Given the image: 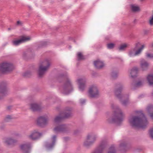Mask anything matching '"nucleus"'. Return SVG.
<instances>
[{
    "label": "nucleus",
    "instance_id": "1",
    "mask_svg": "<svg viewBox=\"0 0 153 153\" xmlns=\"http://www.w3.org/2000/svg\"><path fill=\"white\" fill-rule=\"evenodd\" d=\"M138 115L131 116L128 121L130 125L133 127L145 128L148 124L146 118L141 111H139Z\"/></svg>",
    "mask_w": 153,
    "mask_h": 153
},
{
    "label": "nucleus",
    "instance_id": "2",
    "mask_svg": "<svg viewBox=\"0 0 153 153\" xmlns=\"http://www.w3.org/2000/svg\"><path fill=\"white\" fill-rule=\"evenodd\" d=\"M111 108L114 110V117L107 119L108 122L110 123H116L120 125L123 121L124 114L119 107L114 104H111Z\"/></svg>",
    "mask_w": 153,
    "mask_h": 153
},
{
    "label": "nucleus",
    "instance_id": "3",
    "mask_svg": "<svg viewBox=\"0 0 153 153\" xmlns=\"http://www.w3.org/2000/svg\"><path fill=\"white\" fill-rule=\"evenodd\" d=\"M124 88V85L123 83H117L114 86V93L116 96L121 101L122 104L126 106L129 103V101L127 96L121 94Z\"/></svg>",
    "mask_w": 153,
    "mask_h": 153
},
{
    "label": "nucleus",
    "instance_id": "4",
    "mask_svg": "<svg viewBox=\"0 0 153 153\" xmlns=\"http://www.w3.org/2000/svg\"><path fill=\"white\" fill-rule=\"evenodd\" d=\"M72 108L70 107H67L63 111L60 112L58 115V132H64L66 130V126L59 122L64 119L70 117L71 115Z\"/></svg>",
    "mask_w": 153,
    "mask_h": 153
},
{
    "label": "nucleus",
    "instance_id": "5",
    "mask_svg": "<svg viewBox=\"0 0 153 153\" xmlns=\"http://www.w3.org/2000/svg\"><path fill=\"white\" fill-rule=\"evenodd\" d=\"M51 63L48 59H45L39 64L37 70L38 76L40 78L44 77L49 69Z\"/></svg>",
    "mask_w": 153,
    "mask_h": 153
},
{
    "label": "nucleus",
    "instance_id": "6",
    "mask_svg": "<svg viewBox=\"0 0 153 153\" xmlns=\"http://www.w3.org/2000/svg\"><path fill=\"white\" fill-rule=\"evenodd\" d=\"M63 76L66 78V81L65 83L63 89L62 93L65 94H68L73 91V88L71 80L68 77L67 75H58V80L60 77Z\"/></svg>",
    "mask_w": 153,
    "mask_h": 153
},
{
    "label": "nucleus",
    "instance_id": "7",
    "mask_svg": "<svg viewBox=\"0 0 153 153\" xmlns=\"http://www.w3.org/2000/svg\"><path fill=\"white\" fill-rule=\"evenodd\" d=\"M49 117L50 115L49 114H46L39 116L36 120L37 124L42 127L46 126L48 124Z\"/></svg>",
    "mask_w": 153,
    "mask_h": 153
},
{
    "label": "nucleus",
    "instance_id": "8",
    "mask_svg": "<svg viewBox=\"0 0 153 153\" xmlns=\"http://www.w3.org/2000/svg\"><path fill=\"white\" fill-rule=\"evenodd\" d=\"M14 68L13 65L7 62H4L0 64V74L2 73L9 72Z\"/></svg>",
    "mask_w": 153,
    "mask_h": 153
},
{
    "label": "nucleus",
    "instance_id": "9",
    "mask_svg": "<svg viewBox=\"0 0 153 153\" xmlns=\"http://www.w3.org/2000/svg\"><path fill=\"white\" fill-rule=\"evenodd\" d=\"M97 138V136L95 134L91 133L88 134L84 142V146L86 147L91 146L94 143Z\"/></svg>",
    "mask_w": 153,
    "mask_h": 153
},
{
    "label": "nucleus",
    "instance_id": "10",
    "mask_svg": "<svg viewBox=\"0 0 153 153\" xmlns=\"http://www.w3.org/2000/svg\"><path fill=\"white\" fill-rule=\"evenodd\" d=\"M139 44H140L139 43H137L135 48H131L129 51L128 54L130 57H132L138 56L141 53L144 47V45H142L141 48H140L136 51L137 47L138 45Z\"/></svg>",
    "mask_w": 153,
    "mask_h": 153
},
{
    "label": "nucleus",
    "instance_id": "11",
    "mask_svg": "<svg viewBox=\"0 0 153 153\" xmlns=\"http://www.w3.org/2000/svg\"><path fill=\"white\" fill-rule=\"evenodd\" d=\"M8 84L6 81H2L0 83V100L7 94Z\"/></svg>",
    "mask_w": 153,
    "mask_h": 153
},
{
    "label": "nucleus",
    "instance_id": "12",
    "mask_svg": "<svg viewBox=\"0 0 153 153\" xmlns=\"http://www.w3.org/2000/svg\"><path fill=\"white\" fill-rule=\"evenodd\" d=\"M88 93L89 96L91 98H97L100 96L99 90L95 85H92L90 87Z\"/></svg>",
    "mask_w": 153,
    "mask_h": 153
},
{
    "label": "nucleus",
    "instance_id": "13",
    "mask_svg": "<svg viewBox=\"0 0 153 153\" xmlns=\"http://www.w3.org/2000/svg\"><path fill=\"white\" fill-rule=\"evenodd\" d=\"M107 143V140L106 138L102 139L99 146L92 153H103V150L106 147Z\"/></svg>",
    "mask_w": 153,
    "mask_h": 153
},
{
    "label": "nucleus",
    "instance_id": "14",
    "mask_svg": "<svg viewBox=\"0 0 153 153\" xmlns=\"http://www.w3.org/2000/svg\"><path fill=\"white\" fill-rule=\"evenodd\" d=\"M42 135V134L39 132L38 130H35L32 131L27 137L29 139L34 140L39 139Z\"/></svg>",
    "mask_w": 153,
    "mask_h": 153
},
{
    "label": "nucleus",
    "instance_id": "15",
    "mask_svg": "<svg viewBox=\"0 0 153 153\" xmlns=\"http://www.w3.org/2000/svg\"><path fill=\"white\" fill-rule=\"evenodd\" d=\"M79 91H83L86 87V79L85 78H81L77 79Z\"/></svg>",
    "mask_w": 153,
    "mask_h": 153
},
{
    "label": "nucleus",
    "instance_id": "16",
    "mask_svg": "<svg viewBox=\"0 0 153 153\" xmlns=\"http://www.w3.org/2000/svg\"><path fill=\"white\" fill-rule=\"evenodd\" d=\"M30 39V38L29 37L22 36L20 39L13 40L12 42L13 45L17 46L24 42L29 41Z\"/></svg>",
    "mask_w": 153,
    "mask_h": 153
},
{
    "label": "nucleus",
    "instance_id": "17",
    "mask_svg": "<svg viewBox=\"0 0 153 153\" xmlns=\"http://www.w3.org/2000/svg\"><path fill=\"white\" fill-rule=\"evenodd\" d=\"M20 148L24 153H29L31 148V144L29 143L23 144L21 145Z\"/></svg>",
    "mask_w": 153,
    "mask_h": 153
},
{
    "label": "nucleus",
    "instance_id": "18",
    "mask_svg": "<svg viewBox=\"0 0 153 153\" xmlns=\"http://www.w3.org/2000/svg\"><path fill=\"white\" fill-rule=\"evenodd\" d=\"M30 108L32 111H36L42 110L43 107L41 105L36 103H32L30 104Z\"/></svg>",
    "mask_w": 153,
    "mask_h": 153
},
{
    "label": "nucleus",
    "instance_id": "19",
    "mask_svg": "<svg viewBox=\"0 0 153 153\" xmlns=\"http://www.w3.org/2000/svg\"><path fill=\"white\" fill-rule=\"evenodd\" d=\"M17 140L11 137H8L5 139L4 143L6 145L8 146L14 145L17 142Z\"/></svg>",
    "mask_w": 153,
    "mask_h": 153
},
{
    "label": "nucleus",
    "instance_id": "20",
    "mask_svg": "<svg viewBox=\"0 0 153 153\" xmlns=\"http://www.w3.org/2000/svg\"><path fill=\"white\" fill-rule=\"evenodd\" d=\"M56 136L53 135L51 138L52 142L51 143H47L45 144V146L48 149H49L52 148L55 145Z\"/></svg>",
    "mask_w": 153,
    "mask_h": 153
},
{
    "label": "nucleus",
    "instance_id": "21",
    "mask_svg": "<svg viewBox=\"0 0 153 153\" xmlns=\"http://www.w3.org/2000/svg\"><path fill=\"white\" fill-rule=\"evenodd\" d=\"M140 67L143 71H146L148 69L149 63L144 59H142L140 62Z\"/></svg>",
    "mask_w": 153,
    "mask_h": 153
},
{
    "label": "nucleus",
    "instance_id": "22",
    "mask_svg": "<svg viewBox=\"0 0 153 153\" xmlns=\"http://www.w3.org/2000/svg\"><path fill=\"white\" fill-rule=\"evenodd\" d=\"M138 71V68L137 67L132 68L130 72V76L132 78H134L137 76Z\"/></svg>",
    "mask_w": 153,
    "mask_h": 153
},
{
    "label": "nucleus",
    "instance_id": "23",
    "mask_svg": "<svg viewBox=\"0 0 153 153\" xmlns=\"http://www.w3.org/2000/svg\"><path fill=\"white\" fill-rule=\"evenodd\" d=\"M143 85V83L141 81H139L136 82L133 81L131 84V87L132 89H134L136 88L139 87Z\"/></svg>",
    "mask_w": 153,
    "mask_h": 153
},
{
    "label": "nucleus",
    "instance_id": "24",
    "mask_svg": "<svg viewBox=\"0 0 153 153\" xmlns=\"http://www.w3.org/2000/svg\"><path fill=\"white\" fill-rule=\"evenodd\" d=\"M94 64L95 67L97 69L101 68L104 66L103 62L99 60L94 61Z\"/></svg>",
    "mask_w": 153,
    "mask_h": 153
},
{
    "label": "nucleus",
    "instance_id": "25",
    "mask_svg": "<svg viewBox=\"0 0 153 153\" xmlns=\"http://www.w3.org/2000/svg\"><path fill=\"white\" fill-rule=\"evenodd\" d=\"M107 153H117V150L115 145H112L110 146Z\"/></svg>",
    "mask_w": 153,
    "mask_h": 153
},
{
    "label": "nucleus",
    "instance_id": "26",
    "mask_svg": "<svg viewBox=\"0 0 153 153\" xmlns=\"http://www.w3.org/2000/svg\"><path fill=\"white\" fill-rule=\"evenodd\" d=\"M119 144V149L121 150L122 149L125 150L126 145V143L124 140L120 141Z\"/></svg>",
    "mask_w": 153,
    "mask_h": 153
},
{
    "label": "nucleus",
    "instance_id": "27",
    "mask_svg": "<svg viewBox=\"0 0 153 153\" xmlns=\"http://www.w3.org/2000/svg\"><path fill=\"white\" fill-rule=\"evenodd\" d=\"M147 79L149 85H153V74H149L147 77Z\"/></svg>",
    "mask_w": 153,
    "mask_h": 153
},
{
    "label": "nucleus",
    "instance_id": "28",
    "mask_svg": "<svg viewBox=\"0 0 153 153\" xmlns=\"http://www.w3.org/2000/svg\"><path fill=\"white\" fill-rule=\"evenodd\" d=\"M49 44V43L47 41H42L40 42L38 45L39 48H41L45 47Z\"/></svg>",
    "mask_w": 153,
    "mask_h": 153
},
{
    "label": "nucleus",
    "instance_id": "29",
    "mask_svg": "<svg viewBox=\"0 0 153 153\" xmlns=\"http://www.w3.org/2000/svg\"><path fill=\"white\" fill-rule=\"evenodd\" d=\"M132 10L133 12H137L140 10V9L139 7L134 5L132 4L131 6Z\"/></svg>",
    "mask_w": 153,
    "mask_h": 153
},
{
    "label": "nucleus",
    "instance_id": "30",
    "mask_svg": "<svg viewBox=\"0 0 153 153\" xmlns=\"http://www.w3.org/2000/svg\"><path fill=\"white\" fill-rule=\"evenodd\" d=\"M13 118V117L11 115H7L4 118V120L6 122H8Z\"/></svg>",
    "mask_w": 153,
    "mask_h": 153
},
{
    "label": "nucleus",
    "instance_id": "31",
    "mask_svg": "<svg viewBox=\"0 0 153 153\" xmlns=\"http://www.w3.org/2000/svg\"><path fill=\"white\" fill-rule=\"evenodd\" d=\"M118 75V73L116 71H113L111 73V76L113 79H115L117 77Z\"/></svg>",
    "mask_w": 153,
    "mask_h": 153
},
{
    "label": "nucleus",
    "instance_id": "32",
    "mask_svg": "<svg viewBox=\"0 0 153 153\" xmlns=\"http://www.w3.org/2000/svg\"><path fill=\"white\" fill-rule=\"evenodd\" d=\"M77 58L78 60H80L84 59V57L81 52H78L77 53Z\"/></svg>",
    "mask_w": 153,
    "mask_h": 153
},
{
    "label": "nucleus",
    "instance_id": "33",
    "mask_svg": "<svg viewBox=\"0 0 153 153\" xmlns=\"http://www.w3.org/2000/svg\"><path fill=\"white\" fill-rule=\"evenodd\" d=\"M128 45L127 44H123L121 45L120 47L118 48L119 51H123L125 50V49L127 47Z\"/></svg>",
    "mask_w": 153,
    "mask_h": 153
},
{
    "label": "nucleus",
    "instance_id": "34",
    "mask_svg": "<svg viewBox=\"0 0 153 153\" xmlns=\"http://www.w3.org/2000/svg\"><path fill=\"white\" fill-rule=\"evenodd\" d=\"M147 110L149 113L150 114L151 113L153 112V105H150L147 108Z\"/></svg>",
    "mask_w": 153,
    "mask_h": 153
},
{
    "label": "nucleus",
    "instance_id": "35",
    "mask_svg": "<svg viewBox=\"0 0 153 153\" xmlns=\"http://www.w3.org/2000/svg\"><path fill=\"white\" fill-rule=\"evenodd\" d=\"M32 74V73L30 71H27L24 73L23 76L26 77H29Z\"/></svg>",
    "mask_w": 153,
    "mask_h": 153
},
{
    "label": "nucleus",
    "instance_id": "36",
    "mask_svg": "<svg viewBox=\"0 0 153 153\" xmlns=\"http://www.w3.org/2000/svg\"><path fill=\"white\" fill-rule=\"evenodd\" d=\"M114 45L113 43H109L107 45V47L108 49H112L114 48Z\"/></svg>",
    "mask_w": 153,
    "mask_h": 153
},
{
    "label": "nucleus",
    "instance_id": "37",
    "mask_svg": "<svg viewBox=\"0 0 153 153\" xmlns=\"http://www.w3.org/2000/svg\"><path fill=\"white\" fill-rule=\"evenodd\" d=\"M53 124L55 125L57 124V116H56L53 120Z\"/></svg>",
    "mask_w": 153,
    "mask_h": 153
},
{
    "label": "nucleus",
    "instance_id": "38",
    "mask_svg": "<svg viewBox=\"0 0 153 153\" xmlns=\"http://www.w3.org/2000/svg\"><path fill=\"white\" fill-rule=\"evenodd\" d=\"M150 136L153 139V128L150 129L149 131Z\"/></svg>",
    "mask_w": 153,
    "mask_h": 153
},
{
    "label": "nucleus",
    "instance_id": "39",
    "mask_svg": "<svg viewBox=\"0 0 153 153\" xmlns=\"http://www.w3.org/2000/svg\"><path fill=\"white\" fill-rule=\"evenodd\" d=\"M146 57L148 58H153V54H150L149 53H146Z\"/></svg>",
    "mask_w": 153,
    "mask_h": 153
},
{
    "label": "nucleus",
    "instance_id": "40",
    "mask_svg": "<svg viewBox=\"0 0 153 153\" xmlns=\"http://www.w3.org/2000/svg\"><path fill=\"white\" fill-rule=\"evenodd\" d=\"M22 22L21 21L19 20L17 22L16 25L22 26Z\"/></svg>",
    "mask_w": 153,
    "mask_h": 153
},
{
    "label": "nucleus",
    "instance_id": "41",
    "mask_svg": "<svg viewBox=\"0 0 153 153\" xmlns=\"http://www.w3.org/2000/svg\"><path fill=\"white\" fill-rule=\"evenodd\" d=\"M85 100L84 99H80L79 100V102L81 105L84 104L85 102Z\"/></svg>",
    "mask_w": 153,
    "mask_h": 153
},
{
    "label": "nucleus",
    "instance_id": "42",
    "mask_svg": "<svg viewBox=\"0 0 153 153\" xmlns=\"http://www.w3.org/2000/svg\"><path fill=\"white\" fill-rule=\"evenodd\" d=\"M79 132V131L78 129H76L74 131V134H76Z\"/></svg>",
    "mask_w": 153,
    "mask_h": 153
},
{
    "label": "nucleus",
    "instance_id": "43",
    "mask_svg": "<svg viewBox=\"0 0 153 153\" xmlns=\"http://www.w3.org/2000/svg\"><path fill=\"white\" fill-rule=\"evenodd\" d=\"M5 128V126L4 125L0 126V129H4Z\"/></svg>",
    "mask_w": 153,
    "mask_h": 153
},
{
    "label": "nucleus",
    "instance_id": "44",
    "mask_svg": "<svg viewBox=\"0 0 153 153\" xmlns=\"http://www.w3.org/2000/svg\"><path fill=\"white\" fill-rule=\"evenodd\" d=\"M53 130L54 131L56 132L57 131V126H56L53 129Z\"/></svg>",
    "mask_w": 153,
    "mask_h": 153
},
{
    "label": "nucleus",
    "instance_id": "45",
    "mask_svg": "<svg viewBox=\"0 0 153 153\" xmlns=\"http://www.w3.org/2000/svg\"><path fill=\"white\" fill-rule=\"evenodd\" d=\"M150 114V117H151V118L153 119V113H151V114Z\"/></svg>",
    "mask_w": 153,
    "mask_h": 153
},
{
    "label": "nucleus",
    "instance_id": "46",
    "mask_svg": "<svg viewBox=\"0 0 153 153\" xmlns=\"http://www.w3.org/2000/svg\"><path fill=\"white\" fill-rule=\"evenodd\" d=\"M11 106H8L7 107V109L8 110H10L11 108Z\"/></svg>",
    "mask_w": 153,
    "mask_h": 153
},
{
    "label": "nucleus",
    "instance_id": "47",
    "mask_svg": "<svg viewBox=\"0 0 153 153\" xmlns=\"http://www.w3.org/2000/svg\"><path fill=\"white\" fill-rule=\"evenodd\" d=\"M68 102H70L71 103H73V101H68Z\"/></svg>",
    "mask_w": 153,
    "mask_h": 153
},
{
    "label": "nucleus",
    "instance_id": "48",
    "mask_svg": "<svg viewBox=\"0 0 153 153\" xmlns=\"http://www.w3.org/2000/svg\"><path fill=\"white\" fill-rule=\"evenodd\" d=\"M11 30V29L10 28H8V30Z\"/></svg>",
    "mask_w": 153,
    "mask_h": 153
},
{
    "label": "nucleus",
    "instance_id": "49",
    "mask_svg": "<svg viewBox=\"0 0 153 153\" xmlns=\"http://www.w3.org/2000/svg\"><path fill=\"white\" fill-rule=\"evenodd\" d=\"M152 47H153V43H152Z\"/></svg>",
    "mask_w": 153,
    "mask_h": 153
},
{
    "label": "nucleus",
    "instance_id": "50",
    "mask_svg": "<svg viewBox=\"0 0 153 153\" xmlns=\"http://www.w3.org/2000/svg\"><path fill=\"white\" fill-rule=\"evenodd\" d=\"M25 53H24L23 54L24 55V54H25Z\"/></svg>",
    "mask_w": 153,
    "mask_h": 153
},
{
    "label": "nucleus",
    "instance_id": "51",
    "mask_svg": "<svg viewBox=\"0 0 153 153\" xmlns=\"http://www.w3.org/2000/svg\"><path fill=\"white\" fill-rule=\"evenodd\" d=\"M61 45V44H60V43H59V45Z\"/></svg>",
    "mask_w": 153,
    "mask_h": 153
},
{
    "label": "nucleus",
    "instance_id": "52",
    "mask_svg": "<svg viewBox=\"0 0 153 153\" xmlns=\"http://www.w3.org/2000/svg\"><path fill=\"white\" fill-rule=\"evenodd\" d=\"M152 94H153V93H152Z\"/></svg>",
    "mask_w": 153,
    "mask_h": 153
},
{
    "label": "nucleus",
    "instance_id": "53",
    "mask_svg": "<svg viewBox=\"0 0 153 153\" xmlns=\"http://www.w3.org/2000/svg\"><path fill=\"white\" fill-rule=\"evenodd\" d=\"M141 1H142L143 0H141Z\"/></svg>",
    "mask_w": 153,
    "mask_h": 153
}]
</instances>
